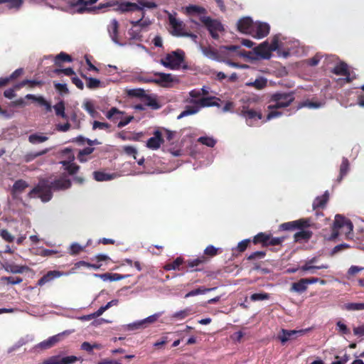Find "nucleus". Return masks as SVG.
<instances>
[{
    "instance_id": "nucleus-1",
    "label": "nucleus",
    "mask_w": 364,
    "mask_h": 364,
    "mask_svg": "<svg viewBox=\"0 0 364 364\" xmlns=\"http://www.w3.org/2000/svg\"><path fill=\"white\" fill-rule=\"evenodd\" d=\"M210 89L203 86L200 89H194L189 92L188 97L185 100L187 103L183 111L177 117L178 119L198 113L201 108L218 106L220 100L214 96H209Z\"/></svg>"
},
{
    "instance_id": "nucleus-2",
    "label": "nucleus",
    "mask_w": 364,
    "mask_h": 364,
    "mask_svg": "<svg viewBox=\"0 0 364 364\" xmlns=\"http://www.w3.org/2000/svg\"><path fill=\"white\" fill-rule=\"evenodd\" d=\"M71 186V182L66 176H62L52 183L51 187L47 186L44 182H40L37 187L29 193L30 197H38L43 202H47L52 197L51 189L54 191L66 190Z\"/></svg>"
},
{
    "instance_id": "nucleus-3",
    "label": "nucleus",
    "mask_w": 364,
    "mask_h": 364,
    "mask_svg": "<svg viewBox=\"0 0 364 364\" xmlns=\"http://www.w3.org/2000/svg\"><path fill=\"white\" fill-rule=\"evenodd\" d=\"M294 100V97L291 92H278L274 94L269 100V104L267 107L269 113L264 122H267L274 118L280 117L282 112L277 109L288 107Z\"/></svg>"
},
{
    "instance_id": "nucleus-4",
    "label": "nucleus",
    "mask_w": 364,
    "mask_h": 364,
    "mask_svg": "<svg viewBox=\"0 0 364 364\" xmlns=\"http://www.w3.org/2000/svg\"><path fill=\"white\" fill-rule=\"evenodd\" d=\"M257 102L255 97H246L241 100L242 105L238 108L239 114L242 117L249 126H255L259 120L264 122L260 109H254L252 107Z\"/></svg>"
},
{
    "instance_id": "nucleus-5",
    "label": "nucleus",
    "mask_w": 364,
    "mask_h": 364,
    "mask_svg": "<svg viewBox=\"0 0 364 364\" xmlns=\"http://www.w3.org/2000/svg\"><path fill=\"white\" fill-rule=\"evenodd\" d=\"M0 4H4L2 6L3 11L18 9L23 4V0H0ZM47 4L51 8L68 12L72 9V6L68 0H47Z\"/></svg>"
},
{
    "instance_id": "nucleus-6",
    "label": "nucleus",
    "mask_w": 364,
    "mask_h": 364,
    "mask_svg": "<svg viewBox=\"0 0 364 364\" xmlns=\"http://www.w3.org/2000/svg\"><path fill=\"white\" fill-rule=\"evenodd\" d=\"M132 27L127 31V40L129 44L132 42H141L143 38L142 33L148 31L151 22L149 19L130 21Z\"/></svg>"
},
{
    "instance_id": "nucleus-7",
    "label": "nucleus",
    "mask_w": 364,
    "mask_h": 364,
    "mask_svg": "<svg viewBox=\"0 0 364 364\" xmlns=\"http://www.w3.org/2000/svg\"><path fill=\"white\" fill-rule=\"evenodd\" d=\"M353 224L348 219L340 215H336L333 223V234L331 239H334L339 235H344L346 237H350L353 231Z\"/></svg>"
},
{
    "instance_id": "nucleus-8",
    "label": "nucleus",
    "mask_w": 364,
    "mask_h": 364,
    "mask_svg": "<svg viewBox=\"0 0 364 364\" xmlns=\"http://www.w3.org/2000/svg\"><path fill=\"white\" fill-rule=\"evenodd\" d=\"M184 59V52L177 50L168 53L164 58L161 59V63L166 68L171 70L178 69Z\"/></svg>"
},
{
    "instance_id": "nucleus-9",
    "label": "nucleus",
    "mask_w": 364,
    "mask_h": 364,
    "mask_svg": "<svg viewBox=\"0 0 364 364\" xmlns=\"http://www.w3.org/2000/svg\"><path fill=\"white\" fill-rule=\"evenodd\" d=\"M272 49L274 51H277L279 55H282L284 57L294 53L292 50V46H289L290 41H287L286 38L282 37L280 35H277L272 38Z\"/></svg>"
},
{
    "instance_id": "nucleus-10",
    "label": "nucleus",
    "mask_w": 364,
    "mask_h": 364,
    "mask_svg": "<svg viewBox=\"0 0 364 364\" xmlns=\"http://www.w3.org/2000/svg\"><path fill=\"white\" fill-rule=\"evenodd\" d=\"M185 14L190 18L191 21L198 24V21L203 23L208 16H206L205 9L203 7L196 6V5H189L185 8H183Z\"/></svg>"
},
{
    "instance_id": "nucleus-11",
    "label": "nucleus",
    "mask_w": 364,
    "mask_h": 364,
    "mask_svg": "<svg viewBox=\"0 0 364 364\" xmlns=\"http://www.w3.org/2000/svg\"><path fill=\"white\" fill-rule=\"evenodd\" d=\"M272 51L274 50L272 49V42L264 41L254 48L253 50L249 52L246 56L252 59H269Z\"/></svg>"
},
{
    "instance_id": "nucleus-12",
    "label": "nucleus",
    "mask_w": 364,
    "mask_h": 364,
    "mask_svg": "<svg viewBox=\"0 0 364 364\" xmlns=\"http://www.w3.org/2000/svg\"><path fill=\"white\" fill-rule=\"evenodd\" d=\"M97 0H77L75 2H70L72 9L70 10V13H83L85 11H95L105 7L104 5L100 4L99 6H92V4L96 3Z\"/></svg>"
},
{
    "instance_id": "nucleus-13",
    "label": "nucleus",
    "mask_w": 364,
    "mask_h": 364,
    "mask_svg": "<svg viewBox=\"0 0 364 364\" xmlns=\"http://www.w3.org/2000/svg\"><path fill=\"white\" fill-rule=\"evenodd\" d=\"M169 24L171 26V33L176 36H188V32L185 31V24L179 19H177L174 15L170 14L168 16Z\"/></svg>"
},
{
    "instance_id": "nucleus-14",
    "label": "nucleus",
    "mask_w": 364,
    "mask_h": 364,
    "mask_svg": "<svg viewBox=\"0 0 364 364\" xmlns=\"http://www.w3.org/2000/svg\"><path fill=\"white\" fill-rule=\"evenodd\" d=\"M269 26L267 23L256 21L252 25L250 36L255 38L261 39L269 34Z\"/></svg>"
},
{
    "instance_id": "nucleus-15",
    "label": "nucleus",
    "mask_w": 364,
    "mask_h": 364,
    "mask_svg": "<svg viewBox=\"0 0 364 364\" xmlns=\"http://www.w3.org/2000/svg\"><path fill=\"white\" fill-rule=\"evenodd\" d=\"M203 24L205 26L211 36L215 39L218 38L220 33L224 31L223 26L220 21L211 19L209 17L206 18Z\"/></svg>"
},
{
    "instance_id": "nucleus-16",
    "label": "nucleus",
    "mask_w": 364,
    "mask_h": 364,
    "mask_svg": "<svg viewBox=\"0 0 364 364\" xmlns=\"http://www.w3.org/2000/svg\"><path fill=\"white\" fill-rule=\"evenodd\" d=\"M73 330H68L65 331L60 333H58L57 335L53 336L50 338H48L47 340H45L40 343L38 344L36 346L37 348H40L41 349H48L55 345L57 343L60 342L63 336H67L73 333Z\"/></svg>"
},
{
    "instance_id": "nucleus-17",
    "label": "nucleus",
    "mask_w": 364,
    "mask_h": 364,
    "mask_svg": "<svg viewBox=\"0 0 364 364\" xmlns=\"http://www.w3.org/2000/svg\"><path fill=\"white\" fill-rule=\"evenodd\" d=\"M80 358L75 355L60 357L59 355L52 356L44 360L41 364H73L79 360Z\"/></svg>"
},
{
    "instance_id": "nucleus-18",
    "label": "nucleus",
    "mask_w": 364,
    "mask_h": 364,
    "mask_svg": "<svg viewBox=\"0 0 364 364\" xmlns=\"http://www.w3.org/2000/svg\"><path fill=\"white\" fill-rule=\"evenodd\" d=\"M306 330H285L282 329L279 338L282 343H285L288 341L295 338L299 336H302L305 334Z\"/></svg>"
},
{
    "instance_id": "nucleus-19",
    "label": "nucleus",
    "mask_w": 364,
    "mask_h": 364,
    "mask_svg": "<svg viewBox=\"0 0 364 364\" xmlns=\"http://www.w3.org/2000/svg\"><path fill=\"white\" fill-rule=\"evenodd\" d=\"M155 75L158 77L153 80L152 82H154L163 87H170L171 85V83L178 82L176 77L173 76L171 74L159 73H156Z\"/></svg>"
},
{
    "instance_id": "nucleus-20",
    "label": "nucleus",
    "mask_w": 364,
    "mask_h": 364,
    "mask_svg": "<svg viewBox=\"0 0 364 364\" xmlns=\"http://www.w3.org/2000/svg\"><path fill=\"white\" fill-rule=\"evenodd\" d=\"M162 136L163 132L160 130H156L154 132V136L146 141V146L153 150L159 149L161 145L164 143Z\"/></svg>"
},
{
    "instance_id": "nucleus-21",
    "label": "nucleus",
    "mask_w": 364,
    "mask_h": 364,
    "mask_svg": "<svg viewBox=\"0 0 364 364\" xmlns=\"http://www.w3.org/2000/svg\"><path fill=\"white\" fill-rule=\"evenodd\" d=\"M66 153L68 154V161H63L60 164L64 166L65 171L68 172L70 175L75 174L79 169V166L73 163L75 156L70 151H67Z\"/></svg>"
},
{
    "instance_id": "nucleus-22",
    "label": "nucleus",
    "mask_w": 364,
    "mask_h": 364,
    "mask_svg": "<svg viewBox=\"0 0 364 364\" xmlns=\"http://www.w3.org/2000/svg\"><path fill=\"white\" fill-rule=\"evenodd\" d=\"M310 225L309 220H298L292 222L285 223L281 225V228L285 230H293L295 228H306Z\"/></svg>"
},
{
    "instance_id": "nucleus-23",
    "label": "nucleus",
    "mask_w": 364,
    "mask_h": 364,
    "mask_svg": "<svg viewBox=\"0 0 364 364\" xmlns=\"http://www.w3.org/2000/svg\"><path fill=\"white\" fill-rule=\"evenodd\" d=\"M253 23L254 22L250 18H242L237 23L238 30L244 34L250 35Z\"/></svg>"
},
{
    "instance_id": "nucleus-24",
    "label": "nucleus",
    "mask_w": 364,
    "mask_h": 364,
    "mask_svg": "<svg viewBox=\"0 0 364 364\" xmlns=\"http://www.w3.org/2000/svg\"><path fill=\"white\" fill-rule=\"evenodd\" d=\"M69 273H63L59 271H50L48 272L46 275H44L42 278H41L38 282V284L39 286H43L45 284L52 281L53 279L55 278H58L63 275H68Z\"/></svg>"
},
{
    "instance_id": "nucleus-25",
    "label": "nucleus",
    "mask_w": 364,
    "mask_h": 364,
    "mask_svg": "<svg viewBox=\"0 0 364 364\" xmlns=\"http://www.w3.org/2000/svg\"><path fill=\"white\" fill-rule=\"evenodd\" d=\"M316 258L314 257V258L305 262L304 264L302 265L299 268V269L303 272H311L313 273L314 269H327L329 267L328 264H321L319 266H315V265H314V264L316 263Z\"/></svg>"
},
{
    "instance_id": "nucleus-26",
    "label": "nucleus",
    "mask_w": 364,
    "mask_h": 364,
    "mask_svg": "<svg viewBox=\"0 0 364 364\" xmlns=\"http://www.w3.org/2000/svg\"><path fill=\"white\" fill-rule=\"evenodd\" d=\"M94 276L100 278L104 282L119 281L129 277V275H122L117 273L95 274Z\"/></svg>"
},
{
    "instance_id": "nucleus-27",
    "label": "nucleus",
    "mask_w": 364,
    "mask_h": 364,
    "mask_svg": "<svg viewBox=\"0 0 364 364\" xmlns=\"http://www.w3.org/2000/svg\"><path fill=\"white\" fill-rule=\"evenodd\" d=\"M118 26H119V25H118V22L117 20L113 19L111 21L109 26V32L110 36H111L112 41L116 44H118L121 46H126L127 44V43H121L117 40Z\"/></svg>"
},
{
    "instance_id": "nucleus-28",
    "label": "nucleus",
    "mask_w": 364,
    "mask_h": 364,
    "mask_svg": "<svg viewBox=\"0 0 364 364\" xmlns=\"http://www.w3.org/2000/svg\"><path fill=\"white\" fill-rule=\"evenodd\" d=\"M334 73L337 75H343L346 76V80L347 82L351 81L353 77H350V73L348 65L344 63H341L337 65L333 69Z\"/></svg>"
},
{
    "instance_id": "nucleus-29",
    "label": "nucleus",
    "mask_w": 364,
    "mask_h": 364,
    "mask_svg": "<svg viewBox=\"0 0 364 364\" xmlns=\"http://www.w3.org/2000/svg\"><path fill=\"white\" fill-rule=\"evenodd\" d=\"M4 270L12 274H19L28 269L26 266L16 265L14 263L6 262L3 265Z\"/></svg>"
},
{
    "instance_id": "nucleus-30",
    "label": "nucleus",
    "mask_w": 364,
    "mask_h": 364,
    "mask_svg": "<svg viewBox=\"0 0 364 364\" xmlns=\"http://www.w3.org/2000/svg\"><path fill=\"white\" fill-rule=\"evenodd\" d=\"M200 50L203 53V54L213 60L219 61L220 58L218 53L216 50L213 49L211 47H203L200 45Z\"/></svg>"
},
{
    "instance_id": "nucleus-31",
    "label": "nucleus",
    "mask_w": 364,
    "mask_h": 364,
    "mask_svg": "<svg viewBox=\"0 0 364 364\" xmlns=\"http://www.w3.org/2000/svg\"><path fill=\"white\" fill-rule=\"evenodd\" d=\"M138 2L132 3L129 1H124L119 4L118 9L122 12H134L139 11Z\"/></svg>"
},
{
    "instance_id": "nucleus-32",
    "label": "nucleus",
    "mask_w": 364,
    "mask_h": 364,
    "mask_svg": "<svg viewBox=\"0 0 364 364\" xmlns=\"http://www.w3.org/2000/svg\"><path fill=\"white\" fill-rule=\"evenodd\" d=\"M86 80V86L90 90H95L98 88L105 87L106 84L98 79L93 77H85Z\"/></svg>"
},
{
    "instance_id": "nucleus-33",
    "label": "nucleus",
    "mask_w": 364,
    "mask_h": 364,
    "mask_svg": "<svg viewBox=\"0 0 364 364\" xmlns=\"http://www.w3.org/2000/svg\"><path fill=\"white\" fill-rule=\"evenodd\" d=\"M82 107L92 118H97L100 116L99 112L95 109V105L92 101H85Z\"/></svg>"
},
{
    "instance_id": "nucleus-34",
    "label": "nucleus",
    "mask_w": 364,
    "mask_h": 364,
    "mask_svg": "<svg viewBox=\"0 0 364 364\" xmlns=\"http://www.w3.org/2000/svg\"><path fill=\"white\" fill-rule=\"evenodd\" d=\"M122 114L123 112L119 110L117 108L112 107L109 110H108L106 112L105 116L108 119L112 122H116L119 119H122Z\"/></svg>"
},
{
    "instance_id": "nucleus-35",
    "label": "nucleus",
    "mask_w": 364,
    "mask_h": 364,
    "mask_svg": "<svg viewBox=\"0 0 364 364\" xmlns=\"http://www.w3.org/2000/svg\"><path fill=\"white\" fill-rule=\"evenodd\" d=\"M307 282L306 279H301L299 282L291 284V291L301 293L307 289Z\"/></svg>"
},
{
    "instance_id": "nucleus-36",
    "label": "nucleus",
    "mask_w": 364,
    "mask_h": 364,
    "mask_svg": "<svg viewBox=\"0 0 364 364\" xmlns=\"http://www.w3.org/2000/svg\"><path fill=\"white\" fill-rule=\"evenodd\" d=\"M82 267L98 269L101 267V264H90L85 261H80L75 264L74 267L70 271L69 274L75 273V270L76 269L80 268Z\"/></svg>"
},
{
    "instance_id": "nucleus-37",
    "label": "nucleus",
    "mask_w": 364,
    "mask_h": 364,
    "mask_svg": "<svg viewBox=\"0 0 364 364\" xmlns=\"http://www.w3.org/2000/svg\"><path fill=\"white\" fill-rule=\"evenodd\" d=\"M28 186V184L23 180H18L16 181L12 187V194L15 196L16 195L21 193Z\"/></svg>"
},
{
    "instance_id": "nucleus-38",
    "label": "nucleus",
    "mask_w": 364,
    "mask_h": 364,
    "mask_svg": "<svg viewBox=\"0 0 364 364\" xmlns=\"http://www.w3.org/2000/svg\"><path fill=\"white\" fill-rule=\"evenodd\" d=\"M93 175L95 179L97 181H109L116 177L115 174H109L102 171H95Z\"/></svg>"
},
{
    "instance_id": "nucleus-39",
    "label": "nucleus",
    "mask_w": 364,
    "mask_h": 364,
    "mask_svg": "<svg viewBox=\"0 0 364 364\" xmlns=\"http://www.w3.org/2000/svg\"><path fill=\"white\" fill-rule=\"evenodd\" d=\"M267 82V81L264 77H260L257 78L253 82H247L246 85L249 86V87H254L257 90H261L266 87Z\"/></svg>"
},
{
    "instance_id": "nucleus-40",
    "label": "nucleus",
    "mask_w": 364,
    "mask_h": 364,
    "mask_svg": "<svg viewBox=\"0 0 364 364\" xmlns=\"http://www.w3.org/2000/svg\"><path fill=\"white\" fill-rule=\"evenodd\" d=\"M344 310L349 311L364 310V303L350 302L343 304L342 307Z\"/></svg>"
},
{
    "instance_id": "nucleus-41",
    "label": "nucleus",
    "mask_w": 364,
    "mask_h": 364,
    "mask_svg": "<svg viewBox=\"0 0 364 364\" xmlns=\"http://www.w3.org/2000/svg\"><path fill=\"white\" fill-rule=\"evenodd\" d=\"M300 229V231L294 235L296 241L306 240L311 237L312 232L310 230L303 229V228H301Z\"/></svg>"
},
{
    "instance_id": "nucleus-42",
    "label": "nucleus",
    "mask_w": 364,
    "mask_h": 364,
    "mask_svg": "<svg viewBox=\"0 0 364 364\" xmlns=\"http://www.w3.org/2000/svg\"><path fill=\"white\" fill-rule=\"evenodd\" d=\"M139 11H143L146 9H152L157 7V4L152 0H137Z\"/></svg>"
},
{
    "instance_id": "nucleus-43",
    "label": "nucleus",
    "mask_w": 364,
    "mask_h": 364,
    "mask_svg": "<svg viewBox=\"0 0 364 364\" xmlns=\"http://www.w3.org/2000/svg\"><path fill=\"white\" fill-rule=\"evenodd\" d=\"M53 109L55 110V114L59 116L63 119H67L68 116L65 114V104L63 101H60L56 105L53 106Z\"/></svg>"
},
{
    "instance_id": "nucleus-44",
    "label": "nucleus",
    "mask_w": 364,
    "mask_h": 364,
    "mask_svg": "<svg viewBox=\"0 0 364 364\" xmlns=\"http://www.w3.org/2000/svg\"><path fill=\"white\" fill-rule=\"evenodd\" d=\"M328 199V193L327 191L320 197H317L313 203L314 208H322L325 205Z\"/></svg>"
},
{
    "instance_id": "nucleus-45",
    "label": "nucleus",
    "mask_w": 364,
    "mask_h": 364,
    "mask_svg": "<svg viewBox=\"0 0 364 364\" xmlns=\"http://www.w3.org/2000/svg\"><path fill=\"white\" fill-rule=\"evenodd\" d=\"M215 289V288L208 289V288H205V287H199L196 289L192 290V291H189L188 293H187L185 295V298H188V297L197 296L199 294H204L210 291L214 290Z\"/></svg>"
},
{
    "instance_id": "nucleus-46",
    "label": "nucleus",
    "mask_w": 364,
    "mask_h": 364,
    "mask_svg": "<svg viewBox=\"0 0 364 364\" xmlns=\"http://www.w3.org/2000/svg\"><path fill=\"white\" fill-rule=\"evenodd\" d=\"M48 140V137L42 134H31L28 137V141L31 144H39L44 142Z\"/></svg>"
},
{
    "instance_id": "nucleus-47",
    "label": "nucleus",
    "mask_w": 364,
    "mask_h": 364,
    "mask_svg": "<svg viewBox=\"0 0 364 364\" xmlns=\"http://www.w3.org/2000/svg\"><path fill=\"white\" fill-rule=\"evenodd\" d=\"M94 149L91 147H87L79 152L77 158L80 162H85L87 161L88 156L91 154Z\"/></svg>"
},
{
    "instance_id": "nucleus-48",
    "label": "nucleus",
    "mask_w": 364,
    "mask_h": 364,
    "mask_svg": "<svg viewBox=\"0 0 364 364\" xmlns=\"http://www.w3.org/2000/svg\"><path fill=\"white\" fill-rule=\"evenodd\" d=\"M0 237L7 242H12L15 240V237L6 229L0 230Z\"/></svg>"
},
{
    "instance_id": "nucleus-49",
    "label": "nucleus",
    "mask_w": 364,
    "mask_h": 364,
    "mask_svg": "<svg viewBox=\"0 0 364 364\" xmlns=\"http://www.w3.org/2000/svg\"><path fill=\"white\" fill-rule=\"evenodd\" d=\"M182 263L183 259L181 257H177L173 262L166 264L165 266V269L168 271L178 269Z\"/></svg>"
},
{
    "instance_id": "nucleus-50",
    "label": "nucleus",
    "mask_w": 364,
    "mask_h": 364,
    "mask_svg": "<svg viewBox=\"0 0 364 364\" xmlns=\"http://www.w3.org/2000/svg\"><path fill=\"white\" fill-rule=\"evenodd\" d=\"M85 247H86V245L82 246L77 242H74V243L71 244L70 246V254L71 255H77L80 252H82L85 249Z\"/></svg>"
},
{
    "instance_id": "nucleus-51",
    "label": "nucleus",
    "mask_w": 364,
    "mask_h": 364,
    "mask_svg": "<svg viewBox=\"0 0 364 364\" xmlns=\"http://www.w3.org/2000/svg\"><path fill=\"white\" fill-rule=\"evenodd\" d=\"M336 330L339 333L343 335H348L350 333V331L348 326L341 321H338L336 323Z\"/></svg>"
},
{
    "instance_id": "nucleus-52",
    "label": "nucleus",
    "mask_w": 364,
    "mask_h": 364,
    "mask_svg": "<svg viewBox=\"0 0 364 364\" xmlns=\"http://www.w3.org/2000/svg\"><path fill=\"white\" fill-rule=\"evenodd\" d=\"M190 314V309H186L174 313L171 317L177 320H183Z\"/></svg>"
},
{
    "instance_id": "nucleus-53",
    "label": "nucleus",
    "mask_w": 364,
    "mask_h": 364,
    "mask_svg": "<svg viewBox=\"0 0 364 364\" xmlns=\"http://www.w3.org/2000/svg\"><path fill=\"white\" fill-rule=\"evenodd\" d=\"M269 240H270V235L264 233H259L255 237L254 242L255 243L263 242L264 245H267Z\"/></svg>"
},
{
    "instance_id": "nucleus-54",
    "label": "nucleus",
    "mask_w": 364,
    "mask_h": 364,
    "mask_svg": "<svg viewBox=\"0 0 364 364\" xmlns=\"http://www.w3.org/2000/svg\"><path fill=\"white\" fill-rule=\"evenodd\" d=\"M110 128V125L106 122H101L98 121H94L92 122V129H102V130H109Z\"/></svg>"
},
{
    "instance_id": "nucleus-55",
    "label": "nucleus",
    "mask_w": 364,
    "mask_h": 364,
    "mask_svg": "<svg viewBox=\"0 0 364 364\" xmlns=\"http://www.w3.org/2000/svg\"><path fill=\"white\" fill-rule=\"evenodd\" d=\"M161 313H156V314H154L151 316H148L147 318L141 320V321H139V323H136L137 325H139V324H145L146 323H154L159 318V316H161Z\"/></svg>"
},
{
    "instance_id": "nucleus-56",
    "label": "nucleus",
    "mask_w": 364,
    "mask_h": 364,
    "mask_svg": "<svg viewBox=\"0 0 364 364\" xmlns=\"http://www.w3.org/2000/svg\"><path fill=\"white\" fill-rule=\"evenodd\" d=\"M198 141L209 147H213L215 144V140L210 136H201L198 139Z\"/></svg>"
},
{
    "instance_id": "nucleus-57",
    "label": "nucleus",
    "mask_w": 364,
    "mask_h": 364,
    "mask_svg": "<svg viewBox=\"0 0 364 364\" xmlns=\"http://www.w3.org/2000/svg\"><path fill=\"white\" fill-rule=\"evenodd\" d=\"M270 297L269 294L267 293H255L251 295L250 299L252 301H262V300H267Z\"/></svg>"
},
{
    "instance_id": "nucleus-58",
    "label": "nucleus",
    "mask_w": 364,
    "mask_h": 364,
    "mask_svg": "<svg viewBox=\"0 0 364 364\" xmlns=\"http://www.w3.org/2000/svg\"><path fill=\"white\" fill-rule=\"evenodd\" d=\"M323 105V104L321 103V102H310V101H306V102H304L303 103H301L299 106V108L306 107H309L310 109H316V108L321 107Z\"/></svg>"
},
{
    "instance_id": "nucleus-59",
    "label": "nucleus",
    "mask_w": 364,
    "mask_h": 364,
    "mask_svg": "<svg viewBox=\"0 0 364 364\" xmlns=\"http://www.w3.org/2000/svg\"><path fill=\"white\" fill-rule=\"evenodd\" d=\"M1 279V281L6 282L8 284H18L22 282V279L20 277H4Z\"/></svg>"
},
{
    "instance_id": "nucleus-60",
    "label": "nucleus",
    "mask_w": 364,
    "mask_h": 364,
    "mask_svg": "<svg viewBox=\"0 0 364 364\" xmlns=\"http://www.w3.org/2000/svg\"><path fill=\"white\" fill-rule=\"evenodd\" d=\"M122 149L127 154L133 156V157L136 159V154L137 151L135 147L132 146H124L122 147Z\"/></svg>"
},
{
    "instance_id": "nucleus-61",
    "label": "nucleus",
    "mask_w": 364,
    "mask_h": 364,
    "mask_svg": "<svg viewBox=\"0 0 364 364\" xmlns=\"http://www.w3.org/2000/svg\"><path fill=\"white\" fill-rule=\"evenodd\" d=\"M26 98L28 100H32L34 102H38L41 105H42L43 103H44L45 99L42 96H36L34 95L28 94L26 95Z\"/></svg>"
},
{
    "instance_id": "nucleus-62",
    "label": "nucleus",
    "mask_w": 364,
    "mask_h": 364,
    "mask_svg": "<svg viewBox=\"0 0 364 364\" xmlns=\"http://www.w3.org/2000/svg\"><path fill=\"white\" fill-rule=\"evenodd\" d=\"M218 250V249L215 248L214 246L209 245L205 249L204 253L207 255L213 257L217 255Z\"/></svg>"
},
{
    "instance_id": "nucleus-63",
    "label": "nucleus",
    "mask_w": 364,
    "mask_h": 364,
    "mask_svg": "<svg viewBox=\"0 0 364 364\" xmlns=\"http://www.w3.org/2000/svg\"><path fill=\"white\" fill-rule=\"evenodd\" d=\"M59 60L70 62L72 60L70 56L65 53H60L55 57V62Z\"/></svg>"
},
{
    "instance_id": "nucleus-64",
    "label": "nucleus",
    "mask_w": 364,
    "mask_h": 364,
    "mask_svg": "<svg viewBox=\"0 0 364 364\" xmlns=\"http://www.w3.org/2000/svg\"><path fill=\"white\" fill-rule=\"evenodd\" d=\"M354 335L360 337L364 336V325H360L353 328Z\"/></svg>"
}]
</instances>
